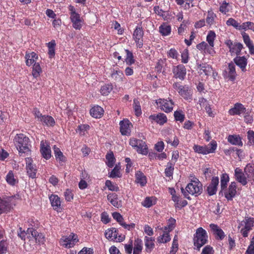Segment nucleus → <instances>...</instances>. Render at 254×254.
I'll use <instances>...</instances> for the list:
<instances>
[{"label": "nucleus", "instance_id": "nucleus-1", "mask_svg": "<svg viewBox=\"0 0 254 254\" xmlns=\"http://www.w3.org/2000/svg\"><path fill=\"white\" fill-rule=\"evenodd\" d=\"M14 144L19 153L28 154L30 152L29 139L24 134H17L14 138Z\"/></svg>", "mask_w": 254, "mask_h": 254}, {"label": "nucleus", "instance_id": "nucleus-2", "mask_svg": "<svg viewBox=\"0 0 254 254\" xmlns=\"http://www.w3.org/2000/svg\"><path fill=\"white\" fill-rule=\"evenodd\" d=\"M202 190V185L198 181H192L186 187L185 190L183 188H181L182 193L188 199H190L189 194L196 195L199 194L201 193Z\"/></svg>", "mask_w": 254, "mask_h": 254}, {"label": "nucleus", "instance_id": "nucleus-3", "mask_svg": "<svg viewBox=\"0 0 254 254\" xmlns=\"http://www.w3.org/2000/svg\"><path fill=\"white\" fill-rule=\"evenodd\" d=\"M193 245L195 249L199 251L201 247L207 243L208 235L206 231L201 227L197 229L193 236Z\"/></svg>", "mask_w": 254, "mask_h": 254}, {"label": "nucleus", "instance_id": "nucleus-4", "mask_svg": "<svg viewBox=\"0 0 254 254\" xmlns=\"http://www.w3.org/2000/svg\"><path fill=\"white\" fill-rule=\"evenodd\" d=\"M254 225V218L251 217H245L241 221L238 225V228L240 230V232L244 237L248 236L249 233L252 230Z\"/></svg>", "mask_w": 254, "mask_h": 254}, {"label": "nucleus", "instance_id": "nucleus-5", "mask_svg": "<svg viewBox=\"0 0 254 254\" xmlns=\"http://www.w3.org/2000/svg\"><path fill=\"white\" fill-rule=\"evenodd\" d=\"M173 87L185 100L190 102L192 100V91L189 88L188 86H183L178 82H175L173 84Z\"/></svg>", "mask_w": 254, "mask_h": 254}, {"label": "nucleus", "instance_id": "nucleus-6", "mask_svg": "<svg viewBox=\"0 0 254 254\" xmlns=\"http://www.w3.org/2000/svg\"><path fill=\"white\" fill-rule=\"evenodd\" d=\"M129 143L138 153L142 155H146L148 153L147 145L143 140L135 138H131Z\"/></svg>", "mask_w": 254, "mask_h": 254}, {"label": "nucleus", "instance_id": "nucleus-7", "mask_svg": "<svg viewBox=\"0 0 254 254\" xmlns=\"http://www.w3.org/2000/svg\"><path fill=\"white\" fill-rule=\"evenodd\" d=\"M33 113L37 121L41 122L43 125L49 127H53L55 125V122L52 117L48 115H42L37 108L34 109Z\"/></svg>", "mask_w": 254, "mask_h": 254}, {"label": "nucleus", "instance_id": "nucleus-8", "mask_svg": "<svg viewBox=\"0 0 254 254\" xmlns=\"http://www.w3.org/2000/svg\"><path fill=\"white\" fill-rule=\"evenodd\" d=\"M14 198L13 196L0 197V214L7 213L12 209L11 201Z\"/></svg>", "mask_w": 254, "mask_h": 254}, {"label": "nucleus", "instance_id": "nucleus-9", "mask_svg": "<svg viewBox=\"0 0 254 254\" xmlns=\"http://www.w3.org/2000/svg\"><path fill=\"white\" fill-rule=\"evenodd\" d=\"M77 236L73 234H70L68 236H63L60 241V244L66 248L73 247L78 242Z\"/></svg>", "mask_w": 254, "mask_h": 254}, {"label": "nucleus", "instance_id": "nucleus-10", "mask_svg": "<svg viewBox=\"0 0 254 254\" xmlns=\"http://www.w3.org/2000/svg\"><path fill=\"white\" fill-rule=\"evenodd\" d=\"M156 103L160 109L166 113L172 112L173 109L174 102L171 99H159Z\"/></svg>", "mask_w": 254, "mask_h": 254}, {"label": "nucleus", "instance_id": "nucleus-11", "mask_svg": "<svg viewBox=\"0 0 254 254\" xmlns=\"http://www.w3.org/2000/svg\"><path fill=\"white\" fill-rule=\"evenodd\" d=\"M234 177L235 180L243 186H246L248 184L247 176L240 168L237 167L235 169Z\"/></svg>", "mask_w": 254, "mask_h": 254}, {"label": "nucleus", "instance_id": "nucleus-12", "mask_svg": "<svg viewBox=\"0 0 254 254\" xmlns=\"http://www.w3.org/2000/svg\"><path fill=\"white\" fill-rule=\"evenodd\" d=\"M173 73L174 77L183 80L185 79L186 75V68L183 64H179L174 66Z\"/></svg>", "mask_w": 254, "mask_h": 254}, {"label": "nucleus", "instance_id": "nucleus-13", "mask_svg": "<svg viewBox=\"0 0 254 254\" xmlns=\"http://www.w3.org/2000/svg\"><path fill=\"white\" fill-rule=\"evenodd\" d=\"M26 167L27 173L29 177L35 178L36 177L37 169L36 165L33 164V160L30 158H26Z\"/></svg>", "mask_w": 254, "mask_h": 254}, {"label": "nucleus", "instance_id": "nucleus-14", "mask_svg": "<svg viewBox=\"0 0 254 254\" xmlns=\"http://www.w3.org/2000/svg\"><path fill=\"white\" fill-rule=\"evenodd\" d=\"M143 31L142 27L137 26L134 31L133 37L137 47L139 48H141L143 46Z\"/></svg>", "mask_w": 254, "mask_h": 254}, {"label": "nucleus", "instance_id": "nucleus-15", "mask_svg": "<svg viewBox=\"0 0 254 254\" xmlns=\"http://www.w3.org/2000/svg\"><path fill=\"white\" fill-rule=\"evenodd\" d=\"M40 152L42 156L48 160L51 157V150L49 144L43 140L40 143Z\"/></svg>", "mask_w": 254, "mask_h": 254}, {"label": "nucleus", "instance_id": "nucleus-16", "mask_svg": "<svg viewBox=\"0 0 254 254\" xmlns=\"http://www.w3.org/2000/svg\"><path fill=\"white\" fill-rule=\"evenodd\" d=\"M28 232L31 234V240H34L37 243H43L45 241V237L41 233H38L33 228H28Z\"/></svg>", "mask_w": 254, "mask_h": 254}, {"label": "nucleus", "instance_id": "nucleus-17", "mask_svg": "<svg viewBox=\"0 0 254 254\" xmlns=\"http://www.w3.org/2000/svg\"><path fill=\"white\" fill-rule=\"evenodd\" d=\"M219 184V178L214 177L212 178L210 184L207 188V191L209 195H213L216 193L217 190V187Z\"/></svg>", "mask_w": 254, "mask_h": 254}, {"label": "nucleus", "instance_id": "nucleus-18", "mask_svg": "<svg viewBox=\"0 0 254 254\" xmlns=\"http://www.w3.org/2000/svg\"><path fill=\"white\" fill-rule=\"evenodd\" d=\"M237 185L235 182L231 183L227 191L225 193V196L228 200H232L237 193Z\"/></svg>", "mask_w": 254, "mask_h": 254}, {"label": "nucleus", "instance_id": "nucleus-19", "mask_svg": "<svg viewBox=\"0 0 254 254\" xmlns=\"http://www.w3.org/2000/svg\"><path fill=\"white\" fill-rule=\"evenodd\" d=\"M246 111V108L241 103H236L234 105L233 108L229 110V114L231 116L235 115H241L243 113H245Z\"/></svg>", "mask_w": 254, "mask_h": 254}, {"label": "nucleus", "instance_id": "nucleus-20", "mask_svg": "<svg viewBox=\"0 0 254 254\" xmlns=\"http://www.w3.org/2000/svg\"><path fill=\"white\" fill-rule=\"evenodd\" d=\"M149 119L151 121H155L160 125H163L167 121L166 115L163 113L151 115L149 117Z\"/></svg>", "mask_w": 254, "mask_h": 254}, {"label": "nucleus", "instance_id": "nucleus-21", "mask_svg": "<svg viewBox=\"0 0 254 254\" xmlns=\"http://www.w3.org/2000/svg\"><path fill=\"white\" fill-rule=\"evenodd\" d=\"M120 125V131L122 135H127L130 134L131 124L128 120L121 121Z\"/></svg>", "mask_w": 254, "mask_h": 254}, {"label": "nucleus", "instance_id": "nucleus-22", "mask_svg": "<svg viewBox=\"0 0 254 254\" xmlns=\"http://www.w3.org/2000/svg\"><path fill=\"white\" fill-rule=\"evenodd\" d=\"M70 19L74 29L80 30L81 28L83 22L79 14L71 15L70 16Z\"/></svg>", "mask_w": 254, "mask_h": 254}, {"label": "nucleus", "instance_id": "nucleus-23", "mask_svg": "<svg viewBox=\"0 0 254 254\" xmlns=\"http://www.w3.org/2000/svg\"><path fill=\"white\" fill-rule=\"evenodd\" d=\"M235 64L237 65L243 71H246V67L247 65V59L244 56H237L233 60Z\"/></svg>", "mask_w": 254, "mask_h": 254}, {"label": "nucleus", "instance_id": "nucleus-24", "mask_svg": "<svg viewBox=\"0 0 254 254\" xmlns=\"http://www.w3.org/2000/svg\"><path fill=\"white\" fill-rule=\"evenodd\" d=\"M244 42L249 48V52L251 55L254 54V45L253 41L251 40L249 35L245 32L242 34Z\"/></svg>", "mask_w": 254, "mask_h": 254}, {"label": "nucleus", "instance_id": "nucleus-25", "mask_svg": "<svg viewBox=\"0 0 254 254\" xmlns=\"http://www.w3.org/2000/svg\"><path fill=\"white\" fill-rule=\"evenodd\" d=\"M244 172L247 176L249 181H253L254 183V165L248 164L244 169Z\"/></svg>", "mask_w": 254, "mask_h": 254}, {"label": "nucleus", "instance_id": "nucleus-26", "mask_svg": "<svg viewBox=\"0 0 254 254\" xmlns=\"http://www.w3.org/2000/svg\"><path fill=\"white\" fill-rule=\"evenodd\" d=\"M154 239L151 237L145 236L144 237V244L145 251L147 253H150L155 247Z\"/></svg>", "mask_w": 254, "mask_h": 254}, {"label": "nucleus", "instance_id": "nucleus-27", "mask_svg": "<svg viewBox=\"0 0 254 254\" xmlns=\"http://www.w3.org/2000/svg\"><path fill=\"white\" fill-rule=\"evenodd\" d=\"M225 71L226 73L228 74V77L231 80L233 81L235 79L237 73L235 70V65L234 63H229L228 67Z\"/></svg>", "mask_w": 254, "mask_h": 254}, {"label": "nucleus", "instance_id": "nucleus-28", "mask_svg": "<svg viewBox=\"0 0 254 254\" xmlns=\"http://www.w3.org/2000/svg\"><path fill=\"white\" fill-rule=\"evenodd\" d=\"M104 110L102 108L99 106H95L92 107L90 111V115L95 118H100L103 115Z\"/></svg>", "mask_w": 254, "mask_h": 254}, {"label": "nucleus", "instance_id": "nucleus-29", "mask_svg": "<svg viewBox=\"0 0 254 254\" xmlns=\"http://www.w3.org/2000/svg\"><path fill=\"white\" fill-rule=\"evenodd\" d=\"M49 199L53 208L58 211L61 208L60 197L57 195L52 194L50 196Z\"/></svg>", "mask_w": 254, "mask_h": 254}, {"label": "nucleus", "instance_id": "nucleus-30", "mask_svg": "<svg viewBox=\"0 0 254 254\" xmlns=\"http://www.w3.org/2000/svg\"><path fill=\"white\" fill-rule=\"evenodd\" d=\"M135 182L139 184L141 187L146 185L147 183L146 177L141 171H137L136 172Z\"/></svg>", "mask_w": 254, "mask_h": 254}, {"label": "nucleus", "instance_id": "nucleus-31", "mask_svg": "<svg viewBox=\"0 0 254 254\" xmlns=\"http://www.w3.org/2000/svg\"><path fill=\"white\" fill-rule=\"evenodd\" d=\"M109 201L115 207L119 208L121 206V202L118 200V195L115 193H110L107 195Z\"/></svg>", "mask_w": 254, "mask_h": 254}, {"label": "nucleus", "instance_id": "nucleus-32", "mask_svg": "<svg viewBox=\"0 0 254 254\" xmlns=\"http://www.w3.org/2000/svg\"><path fill=\"white\" fill-rule=\"evenodd\" d=\"M210 228L213 233L216 235L219 239L222 240L225 237V234L223 230L219 228L218 226L214 224L210 225Z\"/></svg>", "mask_w": 254, "mask_h": 254}, {"label": "nucleus", "instance_id": "nucleus-33", "mask_svg": "<svg viewBox=\"0 0 254 254\" xmlns=\"http://www.w3.org/2000/svg\"><path fill=\"white\" fill-rule=\"evenodd\" d=\"M228 141L233 145L240 146L243 145L241 138L239 135H229L228 137Z\"/></svg>", "mask_w": 254, "mask_h": 254}, {"label": "nucleus", "instance_id": "nucleus-34", "mask_svg": "<svg viewBox=\"0 0 254 254\" xmlns=\"http://www.w3.org/2000/svg\"><path fill=\"white\" fill-rule=\"evenodd\" d=\"M244 48L243 44L241 43L235 42L232 48H230L229 51L232 55L235 54L237 56H239L241 54L242 50Z\"/></svg>", "mask_w": 254, "mask_h": 254}, {"label": "nucleus", "instance_id": "nucleus-35", "mask_svg": "<svg viewBox=\"0 0 254 254\" xmlns=\"http://www.w3.org/2000/svg\"><path fill=\"white\" fill-rule=\"evenodd\" d=\"M5 180L6 182L11 186H14L18 183V180L14 175L12 171L8 172L6 176Z\"/></svg>", "mask_w": 254, "mask_h": 254}, {"label": "nucleus", "instance_id": "nucleus-36", "mask_svg": "<svg viewBox=\"0 0 254 254\" xmlns=\"http://www.w3.org/2000/svg\"><path fill=\"white\" fill-rule=\"evenodd\" d=\"M163 233L159 236L157 239V242L159 243H167L171 240V237L169 232L163 230Z\"/></svg>", "mask_w": 254, "mask_h": 254}, {"label": "nucleus", "instance_id": "nucleus-37", "mask_svg": "<svg viewBox=\"0 0 254 254\" xmlns=\"http://www.w3.org/2000/svg\"><path fill=\"white\" fill-rule=\"evenodd\" d=\"M118 233L115 228L108 229L105 233V236L107 239L110 240H114L117 238Z\"/></svg>", "mask_w": 254, "mask_h": 254}, {"label": "nucleus", "instance_id": "nucleus-38", "mask_svg": "<svg viewBox=\"0 0 254 254\" xmlns=\"http://www.w3.org/2000/svg\"><path fill=\"white\" fill-rule=\"evenodd\" d=\"M112 79L118 82H121L123 80L125 76L123 72L120 70H114L111 74Z\"/></svg>", "mask_w": 254, "mask_h": 254}, {"label": "nucleus", "instance_id": "nucleus-39", "mask_svg": "<svg viewBox=\"0 0 254 254\" xmlns=\"http://www.w3.org/2000/svg\"><path fill=\"white\" fill-rule=\"evenodd\" d=\"M25 59H26V65L30 66L34 64V63H35L36 60L37 59V56L34 52H32L30 54H26L25 56Z\"/></svg>", "mask_w": 254, "mask_h": 254}, {"label": "nucleus", "instance_id": "nucleus-40", "mask_svg": "<svg viewBox=\"0 0 254 254\" xmlns=\"http://www.w3.org/2000/svg\"><path fill=\"white\" fill-rule=\"evenodd\" d=\"M171 31V26L166 23H163L159 27V32L163 36L169 35Z\"/></svg>", "mask_w": 254, "mask_h": 254}, {"label": "nucleus", "instance_id": "nucleus-41", "mask_svg": "<svg viewBox=\"0 0 254 254\" xmlns=\"http://www.w3.org/2000/svg\"><path fill=\"white\" fill-rule=\"evenodd\" d=\"M229 181V175L226 173L223 174L220 178L221 191L225 190L227 187V183Z\"/></svg>", "mask_w": 254, "mask_h": 254}, {"label": "nucleus", "instance_id": "nucleus-42", "mask_svg": "<svg viewBox=\"0 0 254 254\" xmlns=\"http://www.w3.org/2000/svg\"><path fill=\"white\" fill-rule=\"evenodd\" d=\"M193 149L195 152L198 153L202 154L204 155L209 154L210 152L213 151V150L208 151L205 148L204 146H200L198 145H194L193 147Z\"/></svg>", "mask_w": 254, "mask_h": 254}, {"label": "nucleus", "instance_id": "nucleus-43", "mask_svg": "<svg viewBox=\"0 0 254 254\" xmlns=\"http://www.w3.org/2000/svg\"><path fill=\"white\" fill-rule=\"evenodd\" d=\"M106 159L107 161L106 164L109 167L112 168L114 166L115 163L116 159L112 152L108 153L106 155Z\"/></svg>", "mask_w": 254, "mask_h": 254}, {"label": "nucleus", "instance_id": "nucleus-44", "mask_svg": "<svg viewBox=\"0 0 254 254\" xmlns=\"http://www.w3.org/2000/svg\"><path fill=\"white\" fill-rule=\"evenodd\" d=\"M53 149L56 159L59 161L64 162L65 161V157L60 149L55 145L54 146Z\"/></svg>", "mask_w": 254, "mask_h": 254}, {"label": "nucleus", "instance_id": "nucleus-45", "mask_svg": "<svg viewBox=\"0 0 254 254\" xmlns=\"http://www.w3.org/2000/svg\"><path fill=\"white\" fill-rule=\"evenodd\" d=\"M216 37V34L213 31H209L207 37L206 41L208 43L209 46L212 48L214 47V41Z\"/></svg>", "mask_w": 254, "mask_h": 254}, {"label": "nucleus", "instance_id": "nucleus-46", "mask_svg": "<svg viewBox=\"0 0 254 254\" xmlns=\"http://www.w3.org/2000/svg\"><path fill=\"white\" fill-rule=\"evenodd\" d=\"M120 169L121 167L119 165H116L114 168L110 172L109 177L112 178H120L122 176Z\"/></svg>", "mask_w": 254, "mask_h": 254}, {"label": "nucleus", "instance_id": "nucleus-47", "mask_svg": "<svg viewBox=\"0 0 254 254\" xmlns=\"http://www.w3.org/2000/svg\"><path fill=\"white\" fill-rule=\"evenodd\" d=\"M126 53V64L129 65L132 64L135 62V60L133 59V56L132 52L128 50H125Z\"/></svg>", "mask_w": 254, "mask_h": 254}, {"label": "nucleus", "instance_id": "nucleus-48", "mask_svg": "<svg viewBox=\"0 0 254 254\" xmlns=\"http://www.w3.org/2000/svg\"><path fill=\"white\" fill-rule=\"evenodd\" d=\"M178 237L176 235L174 238L172 245L171 250L170 251L169 254H176L178 250Z\"/></svg>", "mask_w": 254, "mask_h": 254}, {"label": "nucleus", "instance_id": "nucleus-49", "mask_svg": "<svg viewBox=\"0 0 254 254\" xmlns=\"http://www.w3.org/2000/svg\"><path fill=\"white\" fill-rule=\"evenodd\" d=\"M231 6L229 3L223 1L220 5L219 7V11L223 14H226L231 9Z\"/></svg>", "mask_w": 254, "mask_h": 254}, {"label": "nucleus", "instance_id": "nucleus-50", "mask_svg": "<svg viewBox=\"0 0 254 254\" xmlns=\"http://www.w3.org/2000/svg\"><path fill=\"white\" fill-rule=\"evenodd\" d=\"M176 220L173 218H170L168 220V225L161 229L167 231L169 232L172 231L175 227Z\"/></svg>", "mask_w": 254, "mask_h": 254}, {"label": "nucleus", "instance_id": "nucleus-51", "mask_svg": "<svg viewBox=\"0 0 254 254\" xmlns=\"http://www.w3.org/2000/svg\"><path fill=\"white\" fill-rule=\"evenodd\" d=\"M141 204L143 206L149 208L155 204V200L153 197H147Z\"/></svg>", "mask_w": 254, "mask_h": 254}, {"label": "nucleus", "instance_id": "nucleus-52", "mask_svg": "<svg viewBox=\"0 0 254 254\" xmlns=\"http://www.w3.org/2000/svg\"><path fill=\"white\" fill-rule=\"evenodd\" d=\"M174 165L172 162H168L167 164V167L165 169V174L166 177H170L172 176L173 174Z\"/></svg>", "mask_w": 254, "mask_h": 254}, {"label": "nucleus", "instance_id": "nucleus-53", "mask_svg": "<svg viewBox=\"0 0 254 254\" xmlns=\"http://www.w3.org/2000/svg\"><path fill=\"white\" fill-rule=\"evenodd\" d=\"M18 236L23 240H25L26 238H28L29 240H31V234L28 232V228L26 232L22 231L21 228H19V231L18 232Z\"/></svg>", "mask_w": 254, "mask_h": 254}, {"label": "nucleus", "instance_id": "nucleus-54", "mask_svg": "<svg viewBox=\"0 0 254 254\" xmlns=\"http://www.w3.org/2000/svg\"><path fill=\"white\" fill-rule=\"evenodd\" d=\"M42 72V69L40 67V64L38 63H35L32 70V75L33 76L36 78L39 76L40 73Z\"/></svg>", "mask_w": 254, "mask_h": 254}, {"label": "nucleus", "instance_id": "nucleus-55", "mask_svg": "<svg viewBox=\"0 0 254 254\" xmlns=\"http://www.w3.org/2000/svg\"><path fill=\"white\" fill-rule=\"evenodd\" d=\"M215 17L216 15L212 10L208 11L207 16L206 18V22L208 25H211L213 24Z\"/></svg>", "mask_w": 254, "mask_h": 254}, {"label": "nucleus", "instance_id": "nucleus-56", "mask_svg": "<svg viewBox=\"0 0 254 254\" xmlns=\"http://www.w3.org/2000/svg\"><path fill=\"white\" fill-rule=\"evenodd\" d=\"M133 108L136 116H139L141 113V110L139 102L137 100H133Z\"/></svg>", "mask_w": 254, "mask_h": 254}, {"label": "nucleus", "instance_id": "nucleus-57", "mask_svg": "<svg viewBox=\"0 0 254 254\" xmlns=\"http://www.w3.org/2000/svg\"><path fill=\"white\" fill-rule=\"evenodd\" d=\"M112 85L110 84H106L101 88L100 92L103 95H107L112 90Z\"/></svg>", "mask_w": 254, "mask_h": 254}, {"label": "nucleus", "instance_id": "nucleus-58", "mask_svg": "<svg viewBox=\"0 0 254 254\" xmlns=\"http://www.w3.org/2000/svg\"><path fill=\"white\" fill-rule=\"evenodd\" d=\"M217 143L215 141L212 140L207 145H205V148L208 151L213 150V151L210 152V153H212L215 152V150L217 148Z\"/></svg>", "mask_w": 254, "mask_h": 254}, {"label": "nucleus", "instance_id": "nucleus-59", "mask_svg": "<svg viewBox=\"0 0 254 254\" xmlns=\"http://www.w3.org/2000/svg\"><path fill=\"white\" fill-rule=\"evenodd\" d=\"M174 117L176 121L182 122L185 119V115L182 111H176L174 112Z\"/></svg>", "mask_w": 254, "mask_h": 254}, {"label": "nucleus", "instance_id": "nucleus-60", "mask_svg": "<svg viewBox=\"0 0 254 254\" xmlns=\"http://www.w3.org/2000/svg\"><path fill=\"white\" fill-rule=\"evenodd\" d=\"M134 248L133 250L138 251V252H142V240L140 239H137L135 242L134 244Z\"/></svg>", "mask_w": 254, "mask_h": 254}, {"label": "nucleus", "instance_id": "nucleus-61", "mask_svg": "<svg viewBox=\"0 0 254 254\" xmlns=\"http://www.w3.org/2000/svg\"><path fill=\"white\" fill-rule=\"evenodd\" d=\"M105 185L109 190L112 191H117L119 190V187L113 184L112 182L110 180H107L106 181Z\"/></svg>", "mask_w": 254, "mask_h": 254}, {"label": "nucleus", "instance_id": "nucleus-62", "mask_svg": "<svg viewBox=\"0 0 254 254\" xmlns=\"http://www.w3.org/2000/svg\"><path fill=\"white\" fill-rule=\"evenodd\" d=\"M189 51L187 49H185L181 53V60L184 64H187L189 61Z\"/></svg>", "mask_w": 254, "mask_h": 254}, {"label": "nucleus", "instance_id": "nucleus-63", "mask_svg": "<svg viewBox=\"0 0 254 254\" xmlns=\"http://www.w3.org/2000/svg\"><path fill=\"white\" fill-rule=\"evenodd\" d=\"M226 24L228 26H232L238 30L239 23H238L235 19L232 18H230L227 20Z\"/></svg>", "mask_w": 254, "mask_h": 254}, {"label": "nucleus", "instance_id": "nucleus-64", "mask_svg": "<svg viewBox=\"0 0 254 254\" xmlns=\"http://www.w3.org/2000/svg\"><path fill=\"white\" fill-rule=\"evenodd\" d=\"M201 254H214V250L212 247L207 245L203 249Z\"/></svg>", "mask_w": 254, "mask_h": 254}]
</instances>
